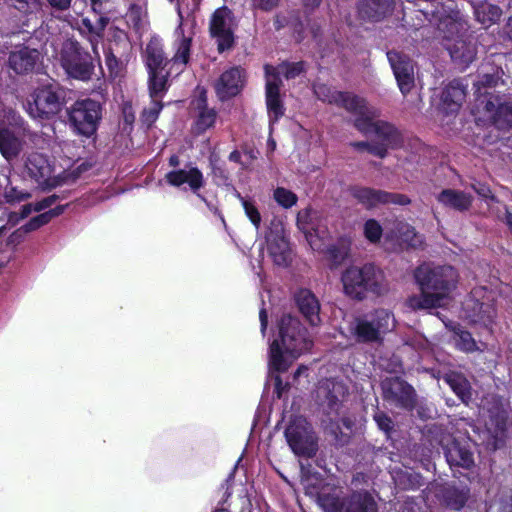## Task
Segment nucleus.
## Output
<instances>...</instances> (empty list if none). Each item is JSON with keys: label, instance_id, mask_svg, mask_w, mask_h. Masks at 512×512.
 Instances as JSON below:
<instances>
[{"label": "nucleus", "instance_id": "obj_5", "mask_svg": "<svg viewBox=\"0 0 512 512\" xmlns=\"http://www.w3.org/2000/svg\"><path fill=\"white\" fill-rule=\"evenodd\" d=\"M500 78L494 74H484L475 83L477 93V110L483 112L484 118L499 129L512 127V100L487 91L485 88L497 86Z\"/></svg>", "mask_w": 512, "mask_h": 512}, {"label": "nucleus", "instance_id": "obj_4", "mask_svg": "<svg viewBox=\"0 0 512 512\" xmlns=\"http://www.w3.org/2000/svg\"><path fill=\"white\" fill-rule=\"evenodd\" d=\"M177 13L180 23L175 30V36L177 38L175 42L176 53L171 61H166L161 39L152 37L144 52L145 64L148 71L170 68V70H174L176 74H179L187 64L193 33L186 30L187 24L183 22L179 5L177 6Z\"/></svg>", "mask_w": 512, "mask_h": 512}, {"label": "nucleus", "instance_id": "obj_1", "mask_svg": "<svg viewBox=\"0 0 512 512\" xmlns=\"http://www.w3.org/2000/svg\"><path fill=\"white\" fill-rule=\"evenodd\" d=\"M314 93L318 99L344 107L355 115V127L365 135H374L380 144L357 142L359 149H367L372 154L383 158L387 148L396 147L400 142V134L394 126L387 122L375 120L379 112L376 108L368 106L363 98L347 92L333 91L325 84H315Z\"/></svg>", "mask_w": 512, "mask_h": 512}, {"label": "nucleus", "instance_id": "obj_3", "mask_svg": "<svg viewBox=\"0 0 512 512\" xmlns=\"http://www.w3.org/2000/svg\"><path fill=\"white\" fill-rule=\"evenodd\" d=\"M312 344L298 318L289 314L283 315L277 323V335L269 348L270 370H287L294 360L311 349Z\"/></svg>", "mask_w": 512, "mask_h": 512}, {"label": "nucleus", "instance_id": "obj_17", "mask_svg": "<svg viewBox=\"0 0 512 512\" xmlns=\"http://www.w3.org/2000/svg\"><path fill=\"white\" fill-rule=\"evenodd\" d=\"M233 26L232 12L227 7H221L213 13L210 31L212 36L217 39L220 52L232 46Z\"/></svg>", "mask_w": 512, "mask_h": 512}, {"label": "nucleus", "instance_id": "obj_60", "mask_svg": "<svg viewBox=\"0 0 512 512\" xmlns=\"http://www.w3.org/2000/svg\"><path fill=\"white\" fill-rule=\"evenodd\" d=\"M259 320H260V325H261V332H262V334H264L265 330L267 328V313H266L265 309L260 310Z\"/></svg>", "mask_w": 512, "mask_h": 512}, {"label": "nucleus", "instance_id": "obj_22", "mask_svg": "<svg viewBox=\"0 0 512 512\" xmlns=\"http://www.w3.org/2000/svg\"><path fill=\"white\" fill-rule=\"evenodd\" d=\"M302 484L306 488L307 494L317 498V503L325 512H342L344 504L337 489H333V493L326 492V488L319 489L313 485L312 479L309 477L303 478Z\"/></svg>", "mask_w": 512, "mask_h": 512}, {"label": "nucleus", "instance_id": "obj_21", "mask_svg": "<svg viewBox=\"0 0 512 512\" xmlns=\"http://www.w3.org/2000/svg\"><path fill=\"white\" fill-rule=\"evenodd\" d=\"M273 70L269 66H265L266 73V105L270 121V126L279 120L284 114V107L279 95L278 78L271 74Z\"/></svg>", "mask_w": 512, "mask_h": 512}, {"label": "nucleus", "instance_id": "obj_13", "mask_svg": "<svg viewBox=\"0 0 512 512\" xmlns=\"http://www.w3.org/2000/svg\"><path fill=\"white\" fill-rule=\"evenodd\" d=\"M69 115L78 133L91 136L101 119V106L99 102L92 99L79 100L72 106Z\"/></svg>", "mask_w": 512, "mask_h": 512}, {"label": "nucleus", "instance_id": "obj_46", "mask_svg": "<svg viewBox=\"0 0 512 512\" xmlns=\"http://www.w3.org/2000/svg\"><path fill=\"white\" fill-rule=\"evenodd\" d=\"M274 70H271V74L278 78V83H281L280 75H283L286 79L295 78L303 71V63H282L278 67L268 65Z\"/></svg>", "mask_w": 512, "mask_h": 512}, {"label": "nucleus", "instance_id": "obj_48", "mask_svg": "<svg viewBox=\"0 0 512 512\" xmlns=\"http://www.w3.org/2000/svg\"><path fill=\"white\" fill-rule=\"evenodd\" d=\"M30 196V193L18 190V188L11 183H8L4 189V198L6 202L10 204L20 203L30 198Z\"/></svg>", "mask_w": 512, "mask_h": 512}, {"label": "nucleus", "instance_id": "obj_58", "mask_svg": "<svg viewBox=\"0 0 512 512\" xmlns=\"http://www.w3.org/2000/svg\"><path fill=\"white\" fill-rule=\"evenodd\" d=\"M124 120L127 124H132L135 120V114L132 108V105L129 103H125L122 108Z\"/></svg>", "mask_w": 512, "mask_h": 512}, {"label": "nucleus", "instance_id": "obj_9", "mask_svg": "<svg viewBox=\"0 0 512 512\" xmlns=\"http://www.w3.org/2000/svg\"><path fill=\"white\" fill-rule=\"evenodd\" d=\"M28 133L22 117L0 102V152L6 160L15 158L23 147L22 137Z\"/></svg>", "mask_w": 512, "mask_h": 512}, {"label": "nucleus", "instance_id": "obj_64", "mask_svg": "<svg viewBox=\"0 0 512 512\" xmlns=\"http://www.w3.org/2000/svg\"><path fill=\"white\" fill-rule=\"evenodd\" d=\"M506 223L512 233V213H510L508 211L506 212Z\"/></svg>", "mask_w": 512, "mask_h": 512}, {"label": "nucleus", "instance_id": "obj_56", "mask_svg": "<svg viewBox=\"0 0 512 512\" xmlns=\"http://www.w3.org/2000/svg\"><path fill=\"white\" fill-rule=\"evenodd\" d=\"M105 62L110 73H118L119 61L111 52L105 53Z\"/></svg>", "mask_w": 512, "mask_h": 512}, {"label": "nucleus", "instance_id": "obj_18", "mask_svg": "<svg viewBox=\"0 0 512 512\" xmlns=\"http://www.w3.org/2000/svg\"><path fill=\"white\" fill-rule=\"evenodd\" d=\"M245 72L240 67H230L223 71L214 82V89L221 101L238 95L245 85Z\"/></svg>", "mask_w": 512, "mask_h": 512}, {"label": "nucleus", "instance_id": "obj_52", "mask_svg": "<svg viewBox=\"0 0 512 512\" xmlns=\"http://www.w3.org/2000/svg\"><path fill=\"white\" fill-rule=\"evenodd\" d=\"M374 420L377 423L378 427L384 432L388 433L392 429V420L383 412H376L374 415Z\"/></svg>", "mask_w": 512, "mask_h": 512}, {"label": "nucleus", "instance_id": "obj_45", "mask_svg": "<svg viewBox=\"0 0 512 512\" xmlns=\"http://www.w3.org/2000/svg\"><path fill=\"white\" fill-rule=\"evenodd\" d=\"M273 199L283 209L292 208L298 201V197L293 191L280 186L274 189Z\"/></svg>", "mask_w": 512, "mask_h": 512}, {"label": "nucleus", "instance_id": "obj_23", "mask_svg": "<svg viewBox=\"0 0 512 512\" xmlns=\"http://www.w3.org/2000/svg\"><path fill=\"white\" fill-rule=\"evenodd\" d=\"M294 300L299 311L310 325L317 326L321 322L319 315L320 303L311 290L306 288L298 289L294 293Z\"/></svg>", "mask_w": 512, "mask_h": 512}, {"label": "nucleus", "instance_id": "obj_51", "mask_svg": "<svg viewBox=\"0 0 512 512\" xmlns=\"http://www.w3.org/2000/svg\"><path fill=\"white\" fill-rule=\"evenodd\" d=\"M382 233H383V229L381 227V225L374 219H369L366 221L365 225H364V234H365V237L370 241V242H377L380 240L381 236H382Z\"/></svg>", "mask_w": 512, "mask_h": 512}, {"label": "nucleus", "instance_id": "obj_36", "mask_svg": "<svg viewBox=\"0 0 512 512\" xmlns=\"http://www.w3.org/2000/svg\"><path fill=\"white\" fill-rule=\"evenodd\" d=\"M437 200L445 207L465 211L472 203V196L463 191L444 189L437 195Z\"/></svg>", "mask_w": 512, "mask_h": 512}, {"label": "nucleus", "instance_id": "obj_7", "mask_svg": "<svg viewBox=\"0 0 512 512\" xmlns=\"http://www.w3.org/2000/svg\"><path fill=\"white\" fill-rule=\"evenodd\" d=\"M312 219V210L303 209L297 214V226L302 230L310 247L314 251L325 253L333 264H340L348 255L350 241L341 239L339 246L330 243L329 233L324 226L310 227L309 221Z\"/></svg>", "mask_w": 512, "mask_h": 512}, {"label": "nucleus", "instance_id": "obj_14", "mask_svg": "<svg viewBox=\"0 0 512 512\" xmlns=\"http://www.w3.org/2000/svg\"><path fill=\"white\" fill-rule=\"evenodd\" d=\"M349 193L359 204L367 209L377 207L381 204L393 203L406 205L410 202L405 195L389 193L359 185L351 186Z\"/></svg>", "mask_w": 512, "mask_h": 512}, {"label": "nucleus", "instance_id": "obj_31", "mask_svg": "<svg viewBox=\"0 0 512 512\" xmlns=\"http://www.w3.org/2000/svg\"><path fill=\"white\" fill-rule=\"evenodd\" d=\"M393 0H363L359 5V15L370 21H380L392 10Z\"/></svg>", "mask_w": 512, "mask_h": 512}, {"label": "nucleus", "instance_id": "obj_11", "mask_svg": "<svg viewBox=\"0 0 512 512\" xmlns=\"http://www.w3.org/2000/svg\"><path fill=\"white\" fill-rule=\"evenodd\" d=\"M60 62L66 73L75 79L86 81L93 73L91 56L76 41L67 40L63 43Z\"/></svg>", "mask_w": 512, "mask_h": 512}, {"label": "nucleus", "instance_id": "obj_2", "mask_svg": "<svg viewBox=\"0 0 512 512\" xmlns=\"http://www.w3.org/2000/svg\"><path fill=\"white\" fill-rule=\"evenodd\" d=\"M421 295L412 296L408 304L413 309H432L447 305L458 282L457 271L451 266L423 264L415 271Z\"/></svg>", "mask_w": 512, "mask_h": 512}, {"label": "nucleus", "instance_id": "obj_47", "mask_svg": "<svg viewBox=\"0 0 512 512\" xmlns=\"http://www.w3.org/2000/svg\"><path fill=\"white\" fill-rule=\"evenodd\" d=\"M235 196L241 202L245 215L248 217L254 227L259 229L261 224V215L256 205L252 201H249L241 196V194L237 191L235 192Z\"/></svg>", "mask_w": 512, "mask_h": 512}, {"label": "nucleus", "instance_id": "obj_35", "mask_svg": "<svg viewBox=\"0 0 512 512\" xmlns=\"http://www.w3.org/2000/svg\"><path fill=\"white\" fill-rule=\"evenodd\" d=\"M55 200L56 198L54 196L46 197L35 203L23 205L18 212H8L6 214L7 224L13 227L21 220L30 216L32 212H42L47 208H50L54 204Z\"/></svg>", "mask_w": 512, "mask_h": 512}, {"label": "nucleus", "instance_id": "obj_15", "mask_svg": "<svg viewBox=\"0 0 512 512\" xmlns=\"http://www.w3.org/2000/svg\"><path fill=\"white\" fill-rule=\"evenodd\" d=\"M346 394V387L342 382L333 379H325L319 382L315 399L321 409L328 416L338 413L341 399Z\"/></svg>", "mask_w": 512, "mask_h": 512}, {"label": "nucleus", "instance_id": "obj_38", "mask_svg": "<svg viewBox=\"0 0 512 512\" xmlns=\"http://www.w3.org/2000/svg\"><path fill=\"white\" fill-rule=\"evenodd\" d=\"M170 68L148 71L149 73V92L151 99L162 98L168 88V77Z\"/></svg>", "mask_w": 512, "mask_h": 512}, {"label": "nucleus", "instance_id": "obj_29", "mask_svg": "<svg viewBox=\"0 0 512 512\" xmlns=\"http://www.w3.org/2000/svg\"><path fill=\"white\" fill-rule=\"evenodd\" d=\"M386 238L396 241L400 246L406 244L413 248L421 246L423 242L422 236L418 235L413 227L403 222H395L391 231L386 233Z\"/></svg>", "mask_w": 512, "mask_h": 512}, {"label": "nucleus", "instance_id": "obj_44", "mask_svg": "<svg viewBox=\"0 0 512 512\" xmlns=\"http://www.w3.org/2000/svg\"><path fill=\"white\" fill-rule=\"evenodd\" d=\"M127 20L137 31L146 30L148 27L147 9L140 5H131L127 13Z\"/></svg>", "mask_w": 512, "mask_h": 512}, {"label": "nucleus", "instance_id": "obj_43", "mask_svg": "<svg viewBox=\"0 0 512 512\" xmlns=\"http://www.w3.org/2000/svg\"><path fill=\"white\" fill-rule=\"evenodd\" d=\"M64 206H57L48 211L42 212L39 215L32 217L26 224L22 227L26 230L27 233L33 232L45 224L49 223L52 218L61 215L64 212Z\"/></svg>", "mask_w": 512, "mask_h": 512}, {"label": "nucleus", "instance_id": "obj_63", "mask_svg": "<svg viewBox=\"0 0 512 512\" xmlns=\"http://www.w3.org/2000/svg\"><path fill=\"white\" fill-rule=\"evenodd\" d=\"M307 372H308V368L306 366H303V365L300 366L294 374V381H299L300 377H302V376L307 377L308 376Z\"/></svg>", "mask_w": 512, "mask_h": 512}, {"label": "nucleus", "instance_id": "obj_39", "mask_svg": "<svg viewBox=\"0 0 512 512\" xmlns=\"http://www.w3.org/2000/svg\"><path fill=\"white\" fill-rule=\"evenodd\" d=\"M446 459L449 465L470 468L473 463L472 453L464 446L453 443L446 451Z\"/></svg>", "mask_w": 512, "mask_h": 512}, {"label": "nucleus", "instance_id": "obj_55", "mask_svg": "<svg viewBox=\"0 0 512 512\" xmlns=\"http://www.w3.org/2000/svg\"><path fill=\"white\" fill-rule=\"evenodd\" d=\"M54 11H66L71 7L72 0H47Z\"/></svg>", "mask_w": 512, "mask_h": 512}, {"label": "nucleus", "instance_id": "obj_32", "mask_svg": "<svg viewBox=\"0 0 512 512\" xmlns=\"http://www.w3.org/2000/svg\"><path fill=\"white\" fill-rule=\"evenodd\" d=\"M477 22L485 27L496 23L502 14L501 9L486 0H470Z\"/></svg>", "mask_w": 512, "mask_h": 512}, {"label": "nucleus", "instance_id": "obj_42", "mask_svg": "<svg viewBox=\"0 0 512 512\" xmlns=\"http://www.w3.org/2000/svg\"><path fill=\"white\" fill-rule=\"evenodd\" d=\"M469 496V489L463 487L461 489L448 486L443 492V501L445 505L453 510H460L466 503Z\"/></svg>", "mask_w": 512, "mask_h": 512}, {"label": "nucleus", "instance_id": "obj_50", "mask_svg": "<svg viewBox=\"0 0 512 512\" xmlns=\"http://www.w3.org/2000/svg\"><path fill=\"white\" fill-rule=\"evenodd\" d=\"M162 108L161 98L151 99L149 107L145 108L142 113L143 121L148 125L154 123Z\"/></svg>", "mask_w": 512, "mask_h": 512}, {"label": "nucleus", "instance_id": "obj_19", "mask_svg": "<svg viewBox=\"0 0 512 512\" xmlns=\"http://www.w3.org/2000/svg\"><path fill=\"white\" fill-rule=\"evenodd\" d=\"M387 58L402 94L406 95L414 86V67L412 61L396 51L387 52Z\"/></svg>", "mask_w": 512, "mask_h": 512}, {"label": "nucleus", "instance_id": "obj_27", "mask_svg": "<svg viewBox=\"0 0 512 512\" xmlns=\"http://www.w3.org/2000/svg\"><path fill=\"white\" fill-rule=\"evenodd\" d=\"M452 61L460 69L467 68L475 59L476 47L473 43L457 39L452 45H447Z\"/></svg>", "mask_w": 512, "mask_h": 512}, {"label": "nucleus", "instance_id": "obj_33", "mask_svg": "<svg viewBox=\"0 0 512 512\" xmlns=\"http://www.w3.org/2000/svg\"><path fill=\"white\" fill-rule=\"evenodd\" d=\"M206 102V91L201 89L199 90V97L194 103L195 108L198 110L194 126L197 133L205 132L207 129L211 128L216 121V111L214 109H209Z\"/></svg>", "mask_w": 512, "mask_h": 512}, {"label": "nucleus", "instance_id": "obj_25", "mask_svg": "<svg viewBox=\"0 0 512 512\" xmlns=\"http://www.w3.org/2000/svg\"><path fill=\"white\" fill-rule=\"evenodd\" d=\"M166 180L170 185L175 187L188 184L194 193H197L204 185L203 174L196 167L170 171L166 174Z\"/></svg>", "mask_w": 512, "mask_h": 512}, {"label": "nucleus", "instance_id": "obj_53", "mask_svg": "<svg viewBox=\"0 0 512 512\" xmlns=\"http://www.w3.org/2000/svg\"><path fill=\"white\" fill-rule=\"evenodd\" d=\"M28 233L26 230L21 226L17 230H15L13 233L10 234V236L7 239V245L10 246H17L20 243H22Z\"/></svg>", "mask_w": 512, "mask_h": 512}, {"label": "nucleus", "instance_id": "obj_61", "mask_svg": "<svg viewBox=\"0 0 512 512\" xmlns=\"http://www.w3.org/2000/svg\"><path fill=\"white\" fill-rule=\"evenodd\" d=\"M274 380L277 397L280 398L282 396L283 390L285 389V386H283L282 380L279 375H276Z\"/></svg>", "mask_w": 512, "mask_h": 512}, {"label": "nucleus", "instance_id": "obj_37", "mask_svg": "<svg viewBox=\"0 0 512 512\" xmlns=\"http://www.w3.org/2000/svg\"><path fill=\"white\" fill-rule=\"evenodd\" d=\"M452 5L453 3L449 2L447 9L443 7V11L437 9L435 12V17L439 20L438 29L444 33L458 32L463 26L460 22L459 12L455 11Z\"/></svg>", "mask_w": 512, "mask_h": 512}, {"label": "nucleus", "instance_id": "obj_62", "mask_svg": "<svg viewBox=\"0 0 512 512\" xmlns=\"http://www.w3.org/2000/svg\"><path fill=\"white\" fill-rule=\"evenodd\" d=\"M230 493L229 492H225V499L219 503V506L216 508V510L214 512H230V510L228 509V507L226 506V503H227V499L230 497Z\"/></svg>", "mask_w": 512, "mask_h": 512}, {"label": "nucleus", "instance_id": "obj_26", "mask_svg": "<svg viewBox=\"0 0 512 512\" xmlns=\"http://www.w3.org/2000/svg\"><path fill=\"white\" fill-rule=\"evenodd\" d=\"M267 249L273 262L286 266L290 260V251L286 238L281 231H271L267 237Z\"/></svg>", "mask_w": 512, "mask_h": 512}, {"label": "nucleus", "instance_id": "obj_10", "mask_svg": "<svg viewBox=\"0 0 512 512\" xmlns=\"http://www.w3.org/2000/svg\"><path fill=\"white\" fill-rule=\"evenodd\" d=\"M285 438L296 456L304 458L315 456L318 449L317 438L304 417L296 416L291 419L285 429Z\"/></svg>", "mask_w": 512, "mask_h": 512}, {"label": "nucleus", "instance_id": "obj_34", "mask_svg": "<svg viewBox=\"0 0 512 512\" xmlns=\"http://www.w3.org/2000/svg\"><path fill=\"white\" fill-rule=\"evenodd\" d=\"M105 26L106 21L102 17H99L96 23H92V21L88 18H82L78 24L79 32L87 37L92 46L93 53L97 57H99L98 43L103 35Z\"/></svg>", "mask_w": 512, "mask_h": 512}, {"label": "nucleus", "instance_id": "obj_54", "mask_svg": "<svg viewBox=\"0 0 512 512\" xmlns=\"http://www.w3.org/2000/svg\"><path fill=\"white\" fill-rule=\"evenodd\" d=\"M279 3V0H252V7L262 11H270Z\"/></svg>", "mask_w": 512, "mask_h": 512}, {"label": "nucleus", "instance_id": "obj_57", "mask_svg": "<svg viewBox=\"0 0 512 512\" xmlns=\"http://www.w3.org/2000/svg\"><path fill=\"white\" fill-rule=\"evenodd\" d=\"M472 187L479 196H481L485 199L493 198L491 195V190H490L489 186H487L486 184L477 183V184H474Z\"/></svg>", "mask_w": 512, "mask_h": 512}, {"label": "nucleus", "instance_id": "obj_20", "mask_svg": "<svg viewBox=\"0 0 512 512\" xmlns=\"http://www.w3.org/2000/svg\"><path fill=\"white\" fill-rule=\"evenodd\" d=\"M25 170L27 175L39 186L51 188L55 185V181L52 179V166L45 155L31 153L26 159Z\"/></svg>", "mask_w": 512, "mask_h": 512}, {"label": "nucleus", "instance_id": "obj_8", "mask_svg": "<svg viewBox=\"0 0 512 512\" xmlns=\"http://www.w3.org/2000/svg\"><path fill=\"white\" fill-rule=\"evenodd\" d=\"M344 292L355 299H362L367 292L381 294L385 289L383 273L373 265L349 267L342 275Z\"/></svg>", "mask_w": 512, "mask_h": 512}, {"label": "nucleus", "instance_id": "obj_28", "mask_svg": "<svg viewBox=\"0 0 512 512\" xmlns=\"http://www.w3.org/2000/svg\"><path fill=\"white\" fill-rule=\"evenodd\" d=\"M39 55L36 49L22 47L10 54L9 65L18 74L27 73L34 68Z\"/></svg>", "mask_w": 512, "mask_h": 512}, {"label": "nucleus", "instance_id": "obj_24", "mask_svg": "<svg viewBox=\"0 0 512 512\" xmlns=\"http://www.w3.org/2000/svg\"><path fill=\"white\" fill-rule=\"evenodd\" d=\"M465 87L458 80L452 81L441 93L440 109L449 115L457 113L465 99Z\"/></svg>", "mask_w": 512, "mask_h": 512}, {"label": "nucleus", "instance_id": "obj_6", "mask_svg": "<svg viewBox=\"0 0 512 512\" xmlns=\"http://www.w3.org/2000/svg\"><path fill=\"white\" fill-rule=\"evenodd\" d=\"M65 105V91L51 80L37 87L24 101L27 114L38 120H49L57 116Z\"/></svg>", "mask_w": 512, "mask_h": 512}, {"label": "nucleus", "instance_id": "obj_41", "mask_svg": "<svg viewBox=\"0 0 512 512\" xmlns=\"http://www.w3.org/2000/svg\"><path fill=\"white\" fill-rule=\"evenodd\" d=\"M376 503L368 493L353 494L345 505V512H376Z\"/></svg>", "mask_w": 512, "mask_h": 512}, {"label": "nucleus", "instance_id": "obj_30", "mask_svg": "<svg viewBox=\"0 0 512 512\" xmlns=\"http://www.w3.org/2000/svg\"><path fill=\"white\" fill-rule=\"evenodd\" d=\"M383 390L387 398L397 400L403 407L411 408L414 404L413 389L398 379L387 380L383 383Z\"/></svg>", "mask_w": 512, "mask_h": 512}, {"label": "nucleus", "instance_id": "obj_59", "mask_svg": "<svg viewBox=\"0 0 512 512\" xmlns=\"http://www.w3.org/2000/svg\"><path fill=\"white\" fill-rule=\"evenodd\" d=\"M505 415L503 413H497L496 415V428H495V434L498 436V434H502L505 428Z\"/></svg>", "mask_w": 512, "mask_h": 512}, {"label": "nucleus", "instance_id": "obj_49", "mask_svg": "<svg viewBox=\"0 0 512 512\" xmlns=\"http://www.w3.org/2000/svg\"><path fill=\"white\" fill-rule=\"evenodd\" d=\"M455 343L456 346L463 351L471 352L478 349L471 334L464 330H458L456 332Z\"/></svg>", "mask_w": 512, "mask_h": 512}, {"label": "nucleus", "instance_id": "obj_12", "mask_svg": "<svg viewBox=\"0 0 512 512\" xmlns=\"http://www.w3.org/2000/svg\"><path fill=\"white\" fill-rule=\"evenodd\" d=\"M395 327L394 316L387 310H377L371 319L357 318L351 324L350 331L358 341H375L381 333H386Z\"/></svg>", "mask_w": 512, "mask_h": 512}, {"label": "nucleus", "instance_id": "obj_16", "mask_svg": "<svg viewBox=\"0 0 512 512\" xmlns=\"http://www.w3.org/2000/svg\"><path fill=\"white\" fill-rule=\"evenodd\" d=\"M483 288L474 289L468 299L463 303L464 318L473 324H479L485 328H489L495 316V309L489 303L480 302L478 296L483 293Z\"/></svg>", "mask_w": 512, "mask_h": 512}, {"label": "nucleus", "instance_id": "obj_40", "mask_svg": "<svg viewBox=\"0 0 512 512\" xmlns=\"http://www.w3.org/2000/svg\"><path fill=\"white\" fill-rule=\"evenodd\" d=\"M443 379L462 402L468 403L471 399V387L463 375L457 372H450L447 373Z\"/></svg>", "mask_w": 512, "mask_h": 512}]
</instances>
